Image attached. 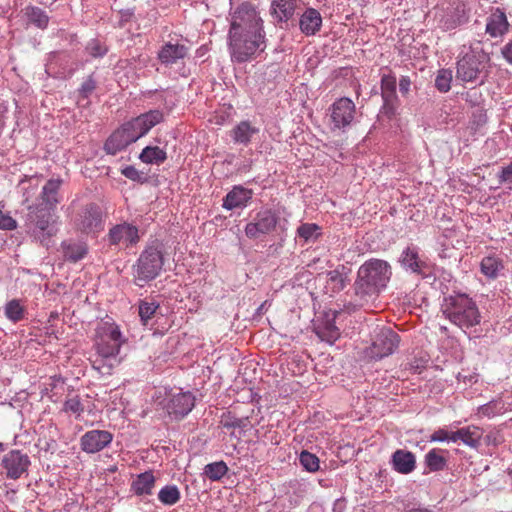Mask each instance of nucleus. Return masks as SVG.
Returning <instances> with one entry per match:
<instances>
[{
  "label": "nucleus",
  "mask_w": 512,
  "mask_h": 512,
  "mask_svg": "<svg viewBox=\"0 0 512 512\" xmlns=\"http://www.w3.org/2000/svg\"><path fill=\"white\" fill-rule=\"evenodd\" d=\"M263 21L256 9L248 3L241 4L233 13L229 46L231 58L238 63L250 60L258 50H264Z\"/></svg>",
  "instance_id": "f257e3e1"
},
{
  "label": "nucleus",
  "mask_w": 512,
  "mask_h": 512,
  "mask_svg": "<svg viewBox=\"0 0 512 512\" xmlns=\"http://www.w3.org/2000/svg\"><path fill=\"white\" fill-rule=\"evenodd\" d=\"M391 275L392 269L387 261L376 258L365 261L352 285L355 305L364 306L375 301L387 287Z\"/></svg>",
  "instance_id": "f03ea898"
},
{
  "label": "nucleus",
  "mask_w": 512,
  "mask_h": 512,
  "mask_svg": "<svg viewBox=\"0 0 512 512\" xmlns=\"http://www.w3.org/2000/svg\"><path fill=\"white\" fill-rule=\"evenodd\" d=\"M442 312L451 323L461 329L474 327L481 322V314L467 294L457 293L444 298Z\"/></svg>",
  "instance_id": "7ed1b4c3"
},
{
  "label": "nucleus",
  "mask_w": 512,
  "mask_h": 512,
  "mask_svg": "<svg viewBox=\"0 0 512 512\" xmlns=\"http://www.w3.org/2000/svg\"><path fill=\"white\" fill-rule=\"evenodd\" d=\"M164 264V256L157 246H148L140 254L134 265V281L143 287L145 283L159 276Z\"/></svg>",
  "instance_id": "20e7f679"
},
{
  "label": "nucleus",
  "mask_w": 512,
  "mask_h": 512,
  "mask_svg": "<svg viewBox=\"0 0 512 512\" xmlns=\"http://www.w3.org/2000/svg\"><path fill=\"white\" fill-rule=\"evenodd\" d=\"M470 9L462 0L438 6L434 13L436 27L442 32L455 30L469 22Z\"/></svg>",
  "instance_id": "39448f33"
},
{
  "label": "nucleus",
  "mask_w": 512,
  "mask_h": 512,
  "mask_svg": "<svg viewBox=\"0 0 512 512\" xmlns=\"http://www.w3.org/2000/svg\"><path fill=\"white\" fill-rule=\"evenodd\" d=\"M72 222L76 231L86 235L97 236L104 229L102 210L95 203H89L79 209Z\"/></svg>",
  "instance_id": "423d86ee"
},
{
  "label": "nucleus",
  "mask_w": 512,
  "mask_h": 512,
  "mask_svg": "<svg viewBox=\"0 0 512 512\" xmlns=\"http://www.w3.org/2000/svg\"><path fill=\"white\" fill-rule=\"evenodd\" d=\"M327 115L332 131L345 132L355 121V103L347 97L339 98L329 107Z\"/></svg>",
  "instance_id": "0eeeda50"
},
{
  "label": "nucleus",
  "mask_w": 512,
  "mask_h": 512,
  "mask_svg": "<svg viewBox=\"0 0 512 512\" xmlns=\"http://www.w3.org/2000/svg\"><path fill=\"white\" fill-rule=\"evenodd\" d=\"M122 345L119 327L113 323H104L98 331L96 349L103 359L115 358Z\"/></svg>",
  "instance_id": "6e6552de"
},
{
  "label": "nucleus",
  "mask_w": 512,
  "mask_h": 512,
  "mask_svg": "<svg viewBox=\"0 0 512 512\" xmlns=\"http://www.w3.org/2000/svg\"><path fill=\"white\" fill-rule=\"evenodd\" d=\"M485 56L467 53L457 62L456 78L463 82H478L484 84L485 77L482 76L485 67Z\"/></svg>",
  "instance_id": "1a4fd4ad"
},
{
  "label": "nucleus",
  "mask_w": 512,
  "mask_h": 512,
  "mask_svg": "<svg viewBox=\"0 0 512 512\" xmlns=\"http://www.w3.org/2000/svg\"><path fill=\"white\" fill-rule=\"evenodd\" d=\"M195 405V397L191 392L168 393L162 402L163 409L175 419L181 420L188 415Z\"/></svg>",
  "instance_id": "9d476101"
},
{
  "label": "nucleus",
  "mask_w": 512,
  "mask_h": 512,
  "mask_svg": "<svg viewBox=\"0 0 512 512\" xmlns=\"http://www.w3.org/2000/svg\"><path fill=\"white\" fill-rule=\"evenodd\" d=\"M400 343L399 335L391 328H382L369 348L371 358L380 360L394 353Z\"/></svg>",
  "instance_id": "9b49d317"
},
{
  "label": "nucleus",
  "mask_w": 512,
  "mask_h": 512,
  "mask_svg": "<svg viewBox=\"0 0 512 512\" xmlns=\"http://www.w3.org/2000/svg\"><path fill=\"white\" fill-rule=\"evenodd\" d=\"M139 138L141 137L138 136L137 130L132 122L129 121L108 137L104 144V150L107 154L115 155L131 143L136 142Z\"/></svg>",
  "instance_id": "f8f14e48"
},
{
  "label": "nucleus",
  "mask_w": 512,
  "mask_h": 512,
  "mask_svg": "<svg viewBox=\"0 0 512 512\" xmlns=\"http://www.w3.org/2000/svg\"><path fill=\"white\" fill-rule=\"evenodd\" d=\"M28 209V219L37 229V231H34L35 235L43 245L48 246L50 237L54 235V232L49 229L52 217L51 211L53 209H49L43 205L29 206Z\"/></svg>",
  "instance_id": "ddd939ff"
},
{
  "label": "nucleus",
  "mask_w": 512,
  "mask_h": 512,
  "mask_svg": "<svg viewBox=\"0 0 512 512\" xmlns=\"http://www.w3.org/2000/svg\"><path fill=\"white\" fill-rule=\"evenodd\" d=\"M30 464L29 456L17 449L6 453L1 461V467L6 478L13 480H17L27 473Z\"/></svg>",
  "instance_id": "4468645a"
},
{
  "label": "nucleus",
  "mask_w": 512,
  "mask_h": 512,
  "mask_svg": "<svg viewBox=\"0 0 512 512\" xmlns=\"http://www.w3.org/2000/svg\"><path fill=\"white\" fill-rule=\"evenodd\" d=\"M399 261L405 270L421 275L423 278L429 277L431 273L430 264L422 259L419 248L415 245H410L404 249Z\"/></svg>",
  "instance_id": "2eb2a0df"
},
{
  "label": "nucleus",
  "mask_w": 512,
  "mask_h": 512,
  "mask_svg": "<svg viewBox=\"0 0 512 512\" xmlns=\"http://www.w3.org/2000/svg\"><path fill=\"white\" fill-rule=\"evenodd\" d=\"M276 224L275 214L271 210H263L258 212L253 221L246 225L245 234L251 239H257L273 231Z\"/></svg>",
  "instance_id": "dca6fc26"
},
{
  "label": "nucleus",
  "mask_w": 512,
  "mask_h": 512,
  "mask_svg": "<svg viewBox=\"0 0 512 512\" xmlns=\"http://www.w3.org/2000/svg\"><path fill=\"white\" fill-rule=\"evenodd\" d=\"M108 240L111 245L134 246L140 240L138 228L127 222L115 225L109 230Z\"/></svg>",
  "instance_id": "f3484780"
},
{
  "label": "nucleus",
  "mask_w": 512,
  "mask_h": 512,
  "mask_svg": "<svg viewBox=\"0 0 512 512\" xmlns=\"http://www.w3.org/2000/svg\"><path fill=\"white\" fill-rule=\"evenodd\" d=\"M113 440V434L107 430H90L80 438V445L86 453H97L107 447Z\"/></svg>",
  "instance_id": "a211bd4d"
},
{
  "label": "nucleus",
  "mask_w": 512,
  "mask_h": 512,
  "mask_svg": "<svg viewBox=\"0 0 512 512\" xmlns=\"http://www.w3.org/2000/svg\"><path fill=\"white\" fill-rule=\"evenodd\" d=\"M351 270L345 265H338L325 274L324 292L330 297L340 293L349 284Z\"/></svg>",
  "instance_id": "6ab92c4d"
},
{
  "label": "nucleus",
  "mask_w": 512,
  "mask_h": 512,
  "mask_svg": "<svg viewBox=\"0 0 512 512\" xmlns=\"http://www.w3.org/2000/svg\"><path fill=\"white\" fill-rule=\"evenodd\" d=\"M336 312L327 313L325 318L315 325V332L322 341L333 344L340 337V330L335 325Z\"/></svg>",
  "instance_id": "aec40b11"
},
{
  "label": "nucleus",
  "mask_w": 512,
  "mask_h": 512,
  "mask_svg": "<svg viewBox=\"0 0 512 512\" xmlns=\"http://www.w3.org/2000/svg\"><path fill=\"white\" fill-rule=\"evenodd\" d=\"M188 54V48L179 43L166 42L158 52V59L164 65L175 64L184 59Z\"/></svg>",
  "instance_id": "412c9836"
},
{
  "label": "nucleus",
  "mask_w": 512,
  "mask_h": 512,
  "mask_svg": "<svg viewBox=\"0 0 512 512\" xmlns=\"http://www.w3.org/2000/svg\"><path fill=\"white\" fill-rule=\"evenodd\" d=\"M509 29V23L506 14L500 8H496L495 11L487 18L486 33L491 37H501Z\"/></svg>",
  "instance_id": "4be33fe9"
},
{
  "label": "nucleus",
  "mask_w": 512,
  "mask_h": 512,
  "mask_svg": "<svg viewBox=\"0 0 512 512\" xmlns=\"http://www.w3.org/2000/svg\"><path fill=\"white\" fill-rule=\"evenodd\" d=\"M252 198V191L242 186H235L223 200V208L233 210L245 207Z\"/></svg>",
  "instance_id": "5701e85b"
},
{
  "label": "nucleus",
  "mask_w": 512,
  "mask_h": 512,
  "mask_svg": "<svg viewBox=\"0 0 512 512\" xmlns=\"http://www.w3.org/2000/svg\"><path fill=\"white\" fill-rule=\"evenodd\" d=\"M163 120V114L159 110H151L147 113L141 114L140 116L131 120L135 129L137 130L138 136L142 137L148 133V131L155 125L159 124Z\"/></svg>",
  "instance_id": "b1692460"
},
{
  "label": "nucleus",
  "mask_w": 512,
  "mask_h": 512,
  "mask_svg": "<svg viewBox=\"0 0 512 512\" xmlns=\"http://www.w3.org/2000/svg\"><path fill=\"white\" fill-rule=\"evenodd\" d=\"M62 179H49L43 186L40 198L42 203L40 205L46 206L49 209H55L60 203L59 190L62 185Z\"/></svg>",
  "instance_id": "393cba45"
},
{
  "label": "nucleus",
  "mask_w": 512,
  "mask_h": 512,
  "mask_svg": "<svg viewBox=\"0 0 512 512\" xmlns=\"http://www.w3.org/2000/svg\"><path fill=\"white\" fill-rule=\"evenodd\" d=\"M392 466L395 471L401 474H409L416 467L415 455L407 450L398 449L392 454Z\"/></svg>",
  "instance_id": "a878e982"
},
{
  "label": "nucleus",
  "mask_w": 512,
  "mask_h": 512,
  "mask_svg": "<svg viewBox=\"0 0 512 512\" xmlns=\"http://www.w3.org/2000/svg\"><path fill=\"white\" fill-rule=\"evenodd\" d=\"M322 25V17L319 11L308 8L299 21L300 30L307 36L316 34Z\"/></svg>",
  "instance_id": "bb28decb"
},
{
  "label": "nucleus",
  "mask_w": 512,
  "mask_h": 512,
  "mask_svg": "<svg viewBox=\"0 0 512 512\" xmlns=\"http://www.w3.org/2000/svg\"><path fill=\"white\" fill-rule=\"evenodd\" d=\"M155 476L152 471L137 475L131 484V490L138 496L151 495L155 486Z\"/></svg>",
  "instance_id": "cd10ccee"
},
{
  "label": "nucleus",
  "mask_w": 512,
  "mask_h": 512,
  "mask_svg": "<svg viewBox=\"0 0 512 512\" xmlns=\"http://www.w3.org/2000/svg\"><path fill=\"white\" fill-rule=\"evenodd\" d=\"M312 273L301 268L293 277L292 289L296 290V294L302 297V302L307 301L311 294L306 285L311 281Z\"/></svg>",
  "instance_id": "c85d7f7f"
},
{
  "label": "nucleus",
  "mask_w": 512,
  "mask_h": 512,
  "mask_svg": "<svg viewBox=\"0 0 512 512\" xmlns=\"http://www.w3.org/2000/svg\"><path fill=\"white\" fill-rule=\"evenodd\" d=\"M321 236V227L315 223H303L296 231L295 242L304 245L315 242Z\"/></svg>",
  "instance_id": "c756f323"
},
{
  "label": "nucleus",
  "mask_w": 512,
  "mask_h": 512,
  "mask_svg": "<svg viewBox=\"0 0 512 512\" xmlns=\"http://www.w3.org/2000/svg\"><path fill=\"white\" fill-rule=\"evenodd\" d=\"M64 256L70 262H78L88 254V246L85 242H63Z\"/></svg>",
  "instance_id": "7c9ffc66"
},
{
  "label": "nucleus",
  "mask_w": 512,
  "mask_h": 512,
  "mask_svg": "<svg viewBox=\"0 0 512 512\" xmlns=\"http://www.w3.org/2000/svg\"><path fill=\"white\" fill-rule=\"evenodd\" d=\"M504 269L503 261L497 256H486L480 262V270L489 279H496Z\"/></svg>",
  "instance_id": "2f4dec72"
},
{
  "label": "nucleus",
  "mask_w": 512,
  "mask_h": 512,
  "mask_svg": "<svg viewBox=\"0 0 512 512\" xmlns=\"http://www.w3.org/2000/svg\"><path fill=\"white\" fill-rule=\"evenodd\" d=\"M446 450L442 449H431L425 455V464L429 468L430 471L438 472L442 471L447 466V459L444 454H447Z\"/></svg>",
  "instance_id": "473e14b6"
},
{
  "label": "nucleus",
  "mask_w": 512,
  "mask_h": 512,
  "mask_svg": "<svg viewBox=\"0 0 512 512\" xmlns=\"http://www.w3.org/2000/svg\"><path fill=\"white\" fill-rule=\"evenodd\" d=\"M23 11L28 21L37 28L45 29L48 26L49 16L41 8L29 5Z\"/></svg>",
  "instance_id": "72a5a7b5"
},
{
  "label": "nucleus",
  "mask_w": 512,
  "mask_h": 512,
  "mask_svg": "<svg viewBox=\"0 0 512 512\" xmlns=\"http://www.w3.org/2000/svg\"><path fill=\"white\" fill-rule=\"evenodd\" d=\"M483 436V431L480 427L469 425L461 428V442L471 448H478Z\"/></svg>",
  "instance_id": "f704fd0d"
},
{
  "label": "nucleus",
  "mask_w": 512,
  "mask_h": 512,
  "mask_svg": "<svg viewBox=\"0 0 512 512\" xmlns=\"http://www.w3.org/2000/svg\"><path fill=\"white\" fill-rule=\"evenodd\" d=\"M140 160L146 164H161L166 158V152L158 146L145 147L139 156Z\"/></svg>",
  "instance_id": "c9c22d12"
},
{
  "label": "nucleus",
  "mask_w": 512,
  "mask_h": 512,
  "mask_svg": "<svg viewBox=\"0 0 512 512\" xmlns=\"http://www.w3.org/2000/svg\"><path fill=\"white\" fill-rule=\"evenodd\" d=\"M256 132L258 130L251 126L249 122L242 121L233 129L232 137L237 143L247 144Z\"/></svg>",
  "instance_id": "e433bc0d"
},
{
  "label": "nucleus",
  "mask_w": 512,
  "mask_h": 512,
  "mask_svg": "<svg viewBox=\"0 0 512 512\" xmlns=\"http://www.w3.org/2000/svg\"><path fill=\"white\" fill-rule=\"evenodd\" d=\"M220 425L227 429L246 430L249 427V421L247 418H237L231 412H227L221 416Z\"/></svg>",
  "instance_id": "4c0bfd02"
},
{
  "label": "nucleus",
  "mask_w": 512,
  "mask_h": 512,
  "mask_svg": "<svg viewBox=\"0 0 512 512\" xmlns=\"http://www.w3.org/2000/svg\"><path fill=\"white\" fill-rule=\"evenodd\" d=\"M180 491L175 485H166L158 493L159 501L164 505L172 506L180 500Z\"/></svg>",
  "instance_id": "58836bf2"
},
{
  "label": "nucleus",
  "mask_w": 512,
  "mask_h": 512,
  "mask_svg": "<svg viewBox=\"0 0 512 512\" xmlns=\"http://www.w3.org/2000/svg\"><path fill=\"white\" fill-rule=\"evenodd\" d=\"M381 96L383 101L397 100L395 77L384 75L381 78Z\"/></svg>",
  "instance_id": "ea45409f"
},
{
  "label": "nucleus",
  "mask_w": 512,
  "mask_h": 512,
  "mask_svg": "<svg viewBox=\"0 0 512 512\" xmlns=\"http://www.w3.org/2000/svg\"><path fill=\"white\" fill-rule=\"evenodd\" d=\"M25 309L17 299L10 300L5 305V316L16 323L24 318Z\"/></svg>",
  "instance_id": "a19ab883"
},
{
  "label": "nucleus",
  "mask_w": 512,
  "mask_h": 512,
  "mask_svg": "<svg viewBox=\"0 0 512 512\" xmlns=\"http://www.w3.org/2000/svg\"><path fill=\"white\" fill-rule=\"evenodd\" d=\"M299 463L304 470L311 473L317 472L320 468L319 458L307 450H302L299 453Z\"/></svg>",
  "instance_id": "79ce46f5"
},
{
  "label": "nucleus",
  "mask_w": 512,
  "mask_h": 512,
  "mask_svg": "<svg viewBox=\"0 0 512 512\" xmlns=\"http://www.w3.org/2000/svg\"><path fill=\"white\" fill-rule=\"evenodd\" d=\"M159 308V304L155 301H148L147 299L140 300L139 302V316L141 322L146 325L149 320L155 315Z\"/></svg>",
  "instance_id": "37998d69"
},
{
  "label": "nucleus",
  "mask_w": 512,
  "mask_h": 512,
  "mask_svg": "<svg viewBox=\"0 0 512 512\" xmlns=\"http://www.w3.org/2000/svg\"><path fill=\"white\" fill-rule=\"evenodd\" d=\"M228 471L224 461L207 464L204 468L205 475L212 481L220 480Z\"/></svg>",
  "instance_id": "c03bdc74"
},
{
  "label": "nucleus",
  "mask_w": 512,
  "mask_h": 512,
  "mask_svg": "<svg viewBox=\"0 0 512 512\" xmlns=\"http://www.w3.org/2000/svg\"><path fill=\"white\" fill-rule=\"evenodd\" d=\"M271 14L277 22L286 23L288 21V0H274Z\"/></svg>",
  "instance_id": "a18cd8bd"
},
{
  "label": "nucleus",
  "mask_w": 512,
  "mask_h": 512,
  "mask_svg": "<svg viewBox=\"0 0 512 512\" xmlns=\"http://www.w3.org/2000/svg\"><path fill=\"white\" fill-rule=\"evenodd\" d=\"M452 71L450 69H440L435 78V87L441 93H446L451 89Z\"/></svg>",
  "instance_id": "49530a36"
},
{
  "label": "nucleus",
  "mask_w": 512,
  "mask_h": 512,
  "mask_svg": "<svg viewBox=\"0 0 512 512\" xmlns=\"http://www.w3.org/2000/svg\"><path fill=\"white\" fill-rule=\"evenodd\" d=\"M503 405L500 401L492 400L478 407V414L483 417L492 418L501 413Z\"/></svg>",
  "instance_id": "de8ad7c7"
},
{
  "label": "nucleus",
  "mask_w": 512,
  "mask_h": 512,
  "mask_svg": "<svg viewBox=\"0 0 512 512\" xmlns=\"http://www.w3.org/2000/svg\"><path fill=\"white\" fill-rule=\"evenodd\" d=\"M86 51L92 57H103L108 49L99 40L92 39L86 46Z\"/></svg>",
  "instance_id": "09e8293b"
},
{
  "label": "nucleus",
  "mask_w": 512,
  "mask_h": 512,
  "mask_svg": "<svg viewBox=\"0 0 512 512\" xmlns=\"http://www.w3.org/2000/svg\"><path fill=\"white\" fill-rule=\"evenodd\" d=\"M64 411L75 414L77 417L84 411V407L80 399L76 397L69 398L64 403Z\"/></svg>",
  "instance_id": "8fccbe9b"
},
{
  "label": "nucleus",
  "mask_w": 512,
  "mask_h": 512,
  "mask_svg": "<svg viewBox=\"0 0 512 512\" xmlns=\"http://www.w3.org/2000/svg\"><path fill=\"white\" fill-rule=\"evenodd\" d=\"M121 173L128 179L136 182H143L145 174L137 170L134 166H126L121 170Z\"/></svg>",
  "instance_id": "3c124183"
},
{
  "label": "nucleus",
  "mask_w": 512,
  "mask_h": 512,
  "mask_svg": "<svg viewBox=\"0 0 512 512\" xmlns=\"http://www.w3.org/2000/svg\"><path fill=\"white\" fill-rule=\"evenodd\" d=\"M17 228V222L9 214L0 210V230H14Z\"/></svg>",
  "instance_id": "603ef678"
},
{
  "label": "nucleus",
  "mask_w": 512,
  "mask_h": 512,
  "mask_svg": "<svg viewBox=\"0 0 512 512\" xmlns=\"http://www.w3.org/2000/svg\"><path fill=\"white\" fill-rule=\"evenodd\" d=\"M95 88L96 82L93 80L92 77H89L82 83L79 89V96L83 99H86L95 90Z\"/></svg>",
  "instance_id": "864d4df0"
},
{
  "label": "nucleus",
  "mask_w": 512,
  "mask_h": 512,
  "mask_svg": "<svg viewBox=\"0 0 512 512\" xmlns=\"http://www.w3.org/2000/svg\"><path fill=\"white\" fill-rule=\"evenodd\" d=\"M498 178L499 184H512V162L501 169Z\"/></svg>",
  "instance_id": "5fc2aeb1"
},
{
  "label": "nucleus",
  "mask_w": 512,
  "mask_h": 512,
  "mask_svg": "<svg viewBox=\"0 0 512 512\" xmlns=\"http://www.w3.org/2000/svg\"><path fill=\"white\" fill-rule=\"evenodd\" d=\"M396 108L397 100H392L389 102L383 101L382 112L386 114L389 118H391L395 114Z\"/></svg>",
  "instance_id": "6e6d98bb"
},
{
  "label": "nucleus",
  "mask_w": 512,
  "mask_h": 512,
  "mask_svg": "<svg viewBox=\"0 0 512 512\" xmlns=\"http://www.w3.org/2000/svg\"><path fill=\"white\" fill-rule=\"evenodd\" d=\"M448 432L445 429L436 430L430 437L432 442H444L448 440Z\"/></svg>",
  "instance_id": "4d7b16f0"
},
{
  "label": "nucleus",
  "mask_w": 512,
  "mask_h": 512,
  "mask_svg": "<svg viewBox=\"0 0 512 512\" xmlns=\"http://www.w3.org/2000/svg\"><path fill=\"white\" fill-rule=\"evenodd\" d=\"M501 55L507 63L512 65V41L508 42L501 48Z\"/></svg>",
  "instance_id": "13d9d810"
},
{
  "label": "nucleus",
  "mask_w": 512,
  "mask_h": 512,
  "mask_svg": "<svg viewBox=\"0 0 512 512\" xmlns=\"http://www.w3.org/2000/svg\"><path fill=\"white\" fill-rule=\"evenodd\" d=\"M411 86V81L408 76H402L399 80V90L403 95H406Z\"/></svg>",
  "instance_id": "bf43d9fd"
},
{
  "label": "nucleus",
  "mask_w": 512,
  "mask_h": 512,
  "mask_svg": "<svg viewBox=\"0 0 512 512\" xmlns=\"http://www.w3.org/2000/svg\"><path fill=\"white\" fill-rule=\"evenodd\" d=\"M346 508V502L344 499L335 500L332 508V512H344Z\"/></svg>",
  "instance_id": "052dcab7"
},
{
  "label": "nucleus",
  "mask_w": 512,
  "mask_h": 512,
  "mask_svg": "<svg viewBox=\"0 0 512 512\" xmlns=\"http://www.w3.org/2000/svg\"><path fill=\"white\" fill-rule=\"evenodd\" d=\"M448 442H458L461 441V428L454 432H448Z\"/></svg>",
  "instance_id": "680f3d73"
},
{
  "label": "nucleus",
  "mask_w": 512,
  "mask_h": 512,
  "mask_svg": "<svg viewBox=\"0 0 512 512\" xmlns=\"http://www.w3.org/2000/svg\"><path fill=\"white\" fill-rule=\"evenodd\" d=\"M486 441H487L488 444H493L495 446L500 443V440L498 439V434L497 433H489L486 436Z\"/></svg>",
  "instance_id": "e2e57ef3"
},
{
  "label": "nucleus",
  "mask_w": 512,
  "mask_h": 512,
  "mask_svg": "<svg viewBox=\"0 0 512 512\" xmlns=\"http://www.w3.org/2000/svg\"><path fill=\"white\" fill-rule=\"evenodd\" d=\"M4 450V444L0 442V451Z\"/></svg>",
  "instance_id": "0e129e2a"
},
{
  "label": "nucleus",
  "mask_w": 512,
  "mask_h": 512,
  "mask_svg": "<svg viewBox=\"0 0 512 512\" xmlns=\"http://www.w3.org/2000/svg\"><path fill=\"white\" fill-rule=\"evenodd\" d=\"M25 195V201L27 202L29 200V197L26 195V193H24Z\"/></svg>",
  "instance_id": "69168bd1"
}]
</instances>
